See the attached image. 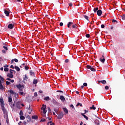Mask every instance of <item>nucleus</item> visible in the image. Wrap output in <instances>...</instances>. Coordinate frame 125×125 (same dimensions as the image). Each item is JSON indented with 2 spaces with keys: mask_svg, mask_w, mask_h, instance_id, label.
I'll use <instances>...</instances> for the list:
<instances>
[{
  "mask_svg": "<svg viewBox=\"0 0 125 125\" xmlns=\"http://www.w3.org/2000/svg\"><path fill=\"white\" fill-rule=\"evenodd\" d=\"M0 104H4L3 99L1 98L0 99Z\"/></svg>",
  "mask_w": 125,
  "mask_h": 125,
  "instance_id": "obj_27",
  "label": "nucleus"
},
{
  "mask_svg": "<svg viewBox=\"0 0 125 125\" xmlns=\"http://www.w3.org/2000/svg\"><path fill=\"white\" fill-rule=\"evenodd\" d=\"M90 110H95L96 109V107H95V105L94 104H93L92 106L90 107Z\"/></svg>",
  "mask_w": 125,
  "mask_h": 125,
  "instance_id": "obj_17",
  "label": "nucleus"
},
{
  "mask_svg": "<svg viewBox=\"0 0 125 125\" xmlns=\"http://www.w3.org/2000/svg\"><path fill=\"white\" fill-rule=\"evenodd\" d=\"M10 93L11 94L13 95H16H16H17V96L18 95L17 94H16L15 92H14V91H13L12 90H10Z\"/></svg>",
  "mask_w": 125,
  "mask_h": 125,
  "instance_id": "obj_13",
  "label": "nucleus"
},
{
  "mask_svg": "<svg viewBox=\"0 0 125 125\" xmlns=\"http://www.w3.org/2000/svg\"><path fill=\"white\" fill-rule=\"evenodd\" d=\"M34 96H38V93L37 92L34 93Z\"/></svg>",
  "mask_w": 125,
  "mask_h": 125,
  "instance_id": "obj_53",
  "label": "nucleus"
},
{
  "mask_svg": "<svg viewBox=\"0 0 125 125\" xmlns=\"http://www.w3.org/2000/svg\"><path fill=\"white\" fill-rule=\"evenodd\" d=\"M2 111H3V114H7V112H6V109L5 108H2Z\"/></svg>",
  "mask_w": 125,
  "mask_h": 125,
  "instance_id": "obj_26",
  "label": "nucleus"
},
{
  "mask_svg": "<svg viewBox=\"0 0 125 125\" xmlns=\"http://www.w3.org/2000/svg\"><path fill=\"white\" fill-rule=\"evenodd\" d=\"M4 68H7L8 67V65L5 64V65L3 66Z\"/></svg>",
  "mask_w": 125,
  "mask_h": 125,
  "instance_id": "obj_50",
  "label": "nucleus"
},
{
  "mask_svg": "<svg viewBox=\"0 0 125 125\" xmlns=\"http://www.w3.org/2000/svg\"><path fill=\"white\" fill-rule=\"evenodd\" d=\"M20 116H22V115H23V111L22 110L20 111Z\"/></svg>",
  "mask_w": 125,
  "mask_h": 125,
  "instance_id": "obj_37",
  "label": "nucleus"
},
{
  "mask_svg": "<svg viewBox=\"0 0 125 125\" xmlns=\"http://www.w3.org/2000/svg\"><path fill=\"white\" fill-rule=\"evenodd\" d=\"M48 111L49 113H50V112L51 111V109H50V107H48Z\"/></svg>",
  "mask_w": 125,
  "mask_h": 125,
  "instance_id": "obj_45",
  "label": "nucleus"
},
{
  "mask_svg": "<svg viewBox=\"0 0 125 125\" xmlns=\"http://www.w3.org/2000/svg\"><path fill=\"white\" fill-rule=\"evenodd\" d=\"M74 24V22H72V21H70L67 24V27L68 28H71V27H72L73 26V25Z\"/></svg>",
  "mask_w": 125,
  "mask_h": 125,
  "instance_id": "obj_6",
  "label": "nucleus"
},
{
  "mask_svg": "<svg viewBox=\"0 0 125 125\" xmlns=\"http://www.w3.org/2000/svg\"><path fill=\"white\" fill-rule=\"evenodd\" d=\"M104 88L106 90H108L109 89V86H105Z\"/></svg>",
  "mask_w": 125,
  "mask_h": 125,
  "instance_id": "obj_38",
  "label": "nucleus"
},
{
  "mask_svg": "<svg viewBox=\"0 0 125 125\" xmlns=\"http://www.w3.org/2000/svg\"><path fill=\"white\" fill-rule=\"evenodd\" d=\"M7 76L8 77V78H10V79H13V75L11 73L7 74Z\"/></svg>",
  "mask_w": 125,
  "mask_h": 125,
  "instance_id": "obj_12",
  "label": "nucleus"
},
{
  "mask_svg": "<svg viewBox=\"0 0 125 125\" xmlns=\"http://www.w3.org/2000/svg\"><path fill=\"white\" fill-rule=\"evenodd\" d=\"M32 119H33L34 120H38V116H37V115L32 116Z\"/></svg>",
  "mask_w": 125,
  "mask_h": 125,
  "instance_id": "obj_21",
  "label": "nucleus"
},
{
  "mask_svg": "<svg viewBox=\"0 0 125 125\" xmlns=\"http://www.w3.org/2000/svg\"><path fill=\"white\" fill-rule=\"evenodd\" d=\"M3 48H4V49L5 50H8V48H7V47L5 46H3Z\"/></svg>",
  "mask_w": 125,
  "mask_h": 125,
  "instance_id": "obj_36",
  "label": "nucleus"
},
{
  "mask_svg": "<svg viewBox=\"0 0 125 125\" xmlns=\"http://www.w3.org/2000/svg\"><path fill=\"white\" fill-rule=\"evenodd\" d=\"M13 71H14L15 73V71H14V70H12L11 69H10V73H11V74H13Z\"/></svg>",
  "mask_w": 125,
  "mask_h": 125,
  "instance_id": "obj_33",
  "label": "nucleus"
},
{
  "mask_svg": "<svg viewBox=\"0 0 125 125\" xmlns=\"http://www.w3.org/2000/svg\"><path fill=\"white\" fill-rule=\"evenodd\" d=\"M16 86H17V88H18L19 89L20 91H23V90L22 89V88H24V86L23 85H21L20 84H17L16 85Z\"/></svg>",
  "mask_w": 125,
  "mask_h": 125,
  "instance_id": "obj_3",
  "label": "nucleus"
},
{
  "mask_svg": "<svg viewBox=\"0 0 125 125\" xmlns=\"http://www.w3.org/2000/svg\"><path fill=\"white\" fill-rule=\"evenodd\" d=\"M14 61H15V62L16 63H18V60L17 59H14Z\"/></svg>",
  "mask_w": 125,
  "mask_h": 125,
  "instance_id": "obj_42",
  "label": "nucleus"
},
{
  "mask_svg": "<svg viewBox=\"0 0 125 125\" xmlns=\"http://www.w3.org/2000/svg\"><path fill=\"white\" fill-rule=\"evenodd\" d=\"M44 100H46V101H49V100H50V99L49 98V97L47 96L45 97Z\"/></svg>",
  "mask_w": 125,
  "mask_h": 125,
  "instance_id": "obj_24",
  "label": "nucleus"
},
{
  "mask_svg": "<svg viewBox=\"0 0 125 125\" xmlns=\"http://www.w3.org/2000/svg\"><path fill=\"white\" fill-rule=\"evenodd\" d=\"M70 107H71V108H72V109H74V108H75V107L74 106V105L73 104H71L70 105Z\"/></svg>",
  "mask_w": 125,
  "mask_h": 125,
  "instance_id": "obj_57",
  "label": "nucleus"
},
{
  "mask_svg": "<svg viewBox=\"0 0 125 125\" xmlns=\"http://www.w3.org/2000/svg\"><path fill=\"white\" fill-rule=\"evenodd\" d=\"M65 63H68L69 62V59H66L64 61Z\"/></svg>",
  "mask_w": 125,
  "mask_h": 125,
  "instance_id": "obj_44",
  "label": "nucleus"
},
{
  "mask_svg": "<svg viewBox=\"0 0 125 125\" xmlns=\"http://www.w3.org/2000/svg\"><path fill=\"white\" fill-rule=\"evenodd\" d=\"M25 79H28V75L26 74L25 75Z\"/></svg>",
  "mask_w": 125,
  "mask_h": 125,
  "instance_id": "obj_61",
  "label": "nucleus"
},
{
  "mask_svg": "<svg viewBox=\"0 0 125 125\" xmlns=\"http://www.w3.org/2000/svg\"><path fill=\"white\" fill-rule=\"evenodd\" d=\"M4 81V78L1 77V76L0 75V89L1 90H3L4 89V87H3V85H2V82H3Z\"/></svg>",
  "mask_w": 125,
  "mask_h": 125,
  "instance_id": "obj_1",
  "label": "nucleus"
},
{
  "mask_svg": "<svg viewBox=\"0 0 125 125\" xmlns=\"http://www.w3.org/2000/svg\"><path fill=\"white\" fill-rule=\"evenodd\" d=\"M45 121H46V120L44 119H42L40 122H45Z\"/></svg>",
  "mask_w": 125,
  "mask_h": 125,
  "instance_id": "obj_48",
  "label": "nucleus"
},
{
  "mask_svg": "<svg viewBox=\"0 0 125 125\" xmlns=\"http://www.w3.org/2000/svg\"><path fill=\"white\" fill-rule=\"evenodd\" d=\"M86 38H89L90 37V35L89 34H87L85 35Z\"/></svg>",
  "mask_w": 125,
  "mask_h": 125,
  "instance_id": "obj_41",
  "label": "nucleus"
},
{
  "mask_svg": "<svg viewBox=\"0 0 125 125\" xmlns=\"http://www.w3.org/2000/svg\"><path fill=\"white\" fill-rule=\"evenodd\" d=\"M94 12H95V13L97 12V10H96V9L95 8H94Z\"/></svg>",
  "mask_w": 125,
  "mask_h": 125,
  "instance_id": "obj_55",
  "label": "nucleus"
},
{
  "mask_svg": "<svg viewBox=\"0 0 125 125\" xmlns=\"http://www.w3.org/2000/svg\"><path fill=\"white\" fill-rule=\"evenodd\" d=\"M63 116H64V114H63V112H61L58 115L57 118L59 119V120H61V119H62V118H63Z\"/></svg>",
  "mask_w": 125,
  "mask_h": 125,
  "instance_id": "obj_5",
  "label": "nucleus"
},
{
  "mask_svg": "<svg viewBox=\"0 0 125 125\" xmlns=\"http://www.w3.org/2000/svg\"><path fill=\"white\" fill-rule=\"evenodd\" d=\"M11 83H14V80H11L10 81Z\"/></svg>",
  "mask_w": 125,
  "mask_h": 125,
  "instance_id": "obj_63",
  "label": "nucleus"
},
{
  "mask_svg": "<svg viewBox=\"0 0 125 125\" xmlns=\"http://www.w3.org/2000/svg\"><path fill=\"white\" fill-rule=\"evenodd\" d=\"M88 111L86 110H84V114H86V113H88Z\"/></svg>",
  "mask_w": 125,
  "mask_h": 125,
  "instance_id": "obj_59",
  "label": "nucleus"
},
{
  "mask_svg": "<svg viewBox=\"0 0 125 125\" xmlns=\"http://www.w3.org/2000/svg\"><path fill=\"white\" fill-rule=\"evenodd\" d=\"M10 68H11L12 69H14L15 67H14V66H13V65H11L10 66Z\"/></svg>",
  "mask_w": 125,
  "mask_h": 125,
  "instance_id": "obj_52",
  "label": "nucleus"
},
{
  "mask_svg": "<svg viewBox=\"0 0 125 125\" xmlns=\"http://www.w3.org/2000/svg\"><path fill=\"white\" fill-rule=\"evenodd\" d=\"M28 109L29 110L28 111V113H29L30 114H31L32 113V108H31V106L29 105V107L28 108Z\"/></svg>",
  "mask_w": 125,
  "mask_h": 125,
  "instance_id": "obj_16",
  "label": "nucleus"
},
{
  "mask_svg": "<svg viewBox=\"0 0 125 125\" xmlns=\"http://www.w3.org/2000/svg\"><path fill=\"white\" fill-rule=\"evenodd\" d=\"M52 121L48 122L47 123V125H49V124H52Z\"/></svg>",
  "mask_w": 125,
  "mask_h": 125,
  "instance_id": "obj_51",
  "label": "nucleus"
},
{
  "mask_svg": "<svg viewBox=\"0 0 125 125\" xmlns=\"http://www.w3.org/2000/svg\"><path fill=\"white\" fill-rule=\"evenodd\" d=\"M101 28H102V29H104V28H105V25L104 24H102Z\"/></svg>",
  "mask_w": 125,
  "mask_h": 125,
  "instance_id": "obj_46",
  "label": "nucleus"
},
{
  "mask_svg": "<svg viewBox=\"0 0 125 125\" xmlns=\"http://www.w3.org/2000/svg\"><path fill=\"white\" fill-rule=\"evenodd\" d=\"M28 118V120H27V123H29V122H31V121H32V119L30 117V116L28 115L27 116Z\"/></svg>",
  "mask_w": 125,
  "mask_h": 125,
  "instance_id": "obj_25",
  "label": "nucleus"
},
{
  "mask_svg": "<svg viewBox=\"0 0 125 125\" xmlns=\"http://www.w3.org/2000/svg\"><path fill=\"white\" fill-rule=\"evenodd\" d=\"M9 69H8V68H7V67H5L4 68V71H5V72H8V70H9Z\"/></svg>",
  "mask_w": 125,
  "mask_h": 125,
  "instance_id": "obj_30",
  "label": "nucleus"
},
{
  "mask_svg": "<svg viewBox=\"0 0 125 125\" xmlns=\"http://www.w3.org/2000/svg\"><path fill=\"white\" fill-rule=\"evenodd\" d=\"M83 86H87V83H84L83 84Z\"/></svg>",
  "mask_w": 125,
  "mask_h": 125,
  "instance_id": "obj_43",
  "label": "nucleus"
},
{
  "mask_svg": "<svg viewBox=\"0 0 125 125\" xmlns=\"http://www.w3.org/2000/svg\"><path fill=\"white\" fill-rule=\"evenodd\" d=\"M24 68L26 69V70H29V66H27V65H25V67H24Z\"/></svg>",
  "mask_w": 125,
  "mask_h": 125,
  "instance_id": "obj_39",
  "label": "nucleus"
},
{
  "mask_svg": "<svg viewBox=\"0 0 125 125\" xmlns=\"http://www.w3.org/2000/svg\"><path fill=\"white\" fill-rule=\"evenodd\" d=\"M98 83H102L103 84H105L107 83V82L105 80H102V81H99Z\"/></svg>",
  "mask_w": 125,
  "mask_h": 125,
  "instance_id": "obj_11",
  "label": "nucleus"
},
{
  "mask_svg": "<svg viewBox=\"0 0 125 125\" xmlns=\"http://www.w3.org/2000/svg\"><path fill=\"white\" fill-rule=\"evenodd\" d=\"M4 13L6 15V16H9V12H8V11L7 10H4Z\"/></svg>",
  "mask_w": 125,
  "mask_h": 125,
  "instance_id": "obj_15",
  "label": "nucleus"
},
{
  "mask_svg": "<svg viewBox=\"0 0 125 125\" xmlns=\"http://www.w3.org/2000/svg\"><path fill=\"white\" fill-rule=\"evenodd\" d=\"M78 106H80L81 107H82V106H83V104L80 103H78L76 105V106L78 107Z\"/></svg>",
  "mask_w": 125,
  "mask_h": 125,
  "instance_id": "obj_29",
  "label": "nucleus"
},
{
  "mask_svg": "<svg viewBox=\"0 0 125 125\" xmlns=\"http://www.w3.org/2000/svg\"><path fill=\"white\" fill-rule=\"evenodd\" d=\"M6 80H7V81H11V79L10 78H7L6 79Z\"/></svg>",
  "mask_w": 125,
  "mask_h": 125,
  "instance_id": "obj_62",
  "label": "nucleus"
},
{
  "mask_svg": "<svg viewBox=\"0 0 125 125\" xmlns=\"http://www.w3.org/2000/svg\"><path fill=\"white\" fill-rule=\"evenodd\" d=\"M122 18L123 19V20H125V15H124L122 16Z\"/></svg>",
  "mask_w": 125,
  "mask_h": 125,
  "instance_id": "obj_40",
  "label": "nucleus"
},
{
  "mask_svg": "<svg viewBox=\"0 0 125 125\" xmlns=\"http://www.w3.org/2000/svg\"><path fill=\"white\" fill-rule=\"evenodd\" d=\"M6 83L7 85H9V84H10L11 83L10 82L6 81Z\"/></svg>",
  "mask_w": 125,
  "mask_h": 125,
  "instance_id": "obj_34",
  "label": "nucleus"
},
{
  "mask_svg": "<svg viewBox=\"0 0 125 125\" xmlns=\"http://www.w3.org/2000/svg\"><path fill=\"white\" fill-rule=\"evenodd\" d=\"M14 62V60L13 59L11 60V64H13Z\"/></svg>",
  "mask_w": 125,
  "mask_h": 125,
  "instance_id": "obj_60",
  "label": "nucleus"
},
{
  "mask_svg": "<svg viewBox=\"0 0 125 125\" xmlns=\"http://www.w3.org/2000/svg\"><path fill=\"white\" fill-rule=\"evenodd\" d=\"M1 109H2H2H5V108L4 107V104H1Z\"/></svg>",
  "mask_w": 125,
  "mask_h": 125,
  "instance_id": "obj_32",
  "label": "nucleus"
},
{
  "mask_svg": "<svg viewBox=\"0 0 125 125\" xmlns=\"http://www.w3.org/2000/svg\"><path fill=\"white\" fill-rule=\"evenodd\" d=\"M60 99L62 101V102H64L66 100V99H65V97H64L63 96H61L60 97Z\"/></svg>",
  "mask_w": 125,
  "mask_h": 125,
  "instance_id": "obj_10",
  "label": "nucleus"
},
{
  "mask_svg": "<svg viewBox=\"0 0 125 125\" xmlns=\"http://www.w3.org/2000/svg\"><path fill=\"white\" fill-rule=\"evenodd\" d=\"M38 83V80L34 79L33 82V84H37Z\"/></svg>",
  "mask_w": 125,
  "mask_h": 125,
  "instance_id": "obj_20",
  "label": "nucleus"
},
{
  "mask_svg": "<svg viewBox=\"0 0 125 125\" xmlns=\"http://www.w3.org/2000/svg\"><path fill=\"white\" fill-rule=\"evenodd\" d=\"M83 117L84 118V119H86L87 121L88 120V117L86 115H83Z\"/></svg>",
  "mask_w": 125,
  "mask_h": 125,
  "instance_id": "obj_35",
  "label": "nucleus"
},
{
  "mask_svg": "<svg viewBox=\"0 0 125 125\" xmlns=\"http://www.w3.org/2000/svg\"><path fill=\"white\" fill-rule=\"evenodd\" d=\"M68 4H69V6H73V3H70Z\"/></svg>",
  "mask_w": 125,
  "mask_h": 125,
  "instance_id": "obj_54",
  "label": "nucleus"
},
{
  "mask_svg": "<svg viewBox=\"0 0 125 125\" xmlns=\"http://www.w3.org/2000/svg\"><path fill=\"white\" fill-rule=\"evenodd\" d=\"M86 68L87 69H89L90 70H91V71H92V72H95V68H94V67H91L90 65H88L86 66Z\"/></svg>",
  "mask_w": 125,
  "mask_h": 125,
  "instance_id": "obj_4",
  "label": "nucleus"
},
{
  "mask_svg": "<svg viewBox=\"0 0 125 125\" xmlns=\"http://www.w3.org/2000/svg\"><path fill=\"white\" fill-rule=\"evenodd\" d=\"M21 120H25V117L23 115L21 116L20 117Z\"/></svg>",
  "mask_w": 125,
  "mask_h": 125,
  "instance_id": "obj_31",
  "label": "nucleus"
},
{
  "mask_svg": "<svg viewBox=\"0 0 125 125\" xmlns=\"http://www.w3.org/2000/svg\"><path fill=\"white\" fill-rule=\"evenodd\" d=\"M2 53H6V52L5 51V50H2Z\"/></svg>",
  "mask_w": 125,
  "mask_h": 125,
  "instance_id": "obj_56",
  "label": "nucleus"
},
{
  "mask_svg": "<svg viewBox=\"0 0 125 125\" xmlns=\"http://www.w3.org/2000/svg\"><path fill=\"white\" fill-rule=\"evenodd\" d=\"M20 94L21 95H23V94H24V92H20Z\"/></svg>",
  "mask_w": 125,
  "mask_h": 125,
  "instance_id": "obj_49",
  "label": "nucleus"
},
{
  "mask_svg": "<svg viewBox=\"0 0 125 125\" xmlns=\"http://www.w3.org/2000/svg\"><path fill=\"white\" fill-rule=\"evenodd\" d=\"M83 17L86 19L87 21H89V20L88 19V16L85 15H83Z\"/></svg>",
  "mask_w": 125,
  "mask_h": 125,
  "instance_id": "obj_19",
  "label": "nucleus"
},
{
  "mask_svg": "<svg viewBox=\"0 0 125 125\" xmlns=\"http://www.w3.org/2000/svg\"><path fill=\"white\" fill-rule=\"evenodd\" d=\"M112 22H113V23H115V22L116 23H118V21H116V20H112Z\"/></svg>",
  "mask_w": 125,
  "mask_h": 125,
  "instance_id": "obj_47",
  "label": "nucleus"
},
{
  "mask_svg": "<svg viewBox=\"0 0 125 125\" xmlns=\"http://www.w3.org/2000/svg\"><path fill=\"white\" fill-rule=\"evenodd\" d=\"M15 68L16 69V71H18V72L20 71V68H19V67L15 66Z\"/></svg>",
  "mask_w": 125,
  "mask_h": 125,
  "instance_id": "obj_23",
  "label": "nucleus"
},
{
  "mask_svg": "<svg viewBox=\"0 0 125 125\" xmlns=\"http://www.w3.org/2000/svg\"><path fill=\"white\" fill-rule=\"evenodd\" d=\"M41 110H43V114H46V112H47V110H46V105L42 104Z\"/></svg>",
  "mask_w": 125,
  "mask_h": 125,
  "instance_id": "obj_2",
  "label": "nucleus"
},
{
  "mask_svg": "<svg viewBox=\"0 0 125 125\" xmlns=\"http://www.w3.org/2000/svg\"><path fill=\"white\" fill-rule=\"evenodd\" d=\"M97 14L98 16H100L101 15H102V10H99L97 11Z\"/></svg>",
  "mask_w": 125,
  "mask_h": 125,
  "instance_id": "obj_8",
  "label": "nucleus"
},
{
  "mask_svg": "<svg viewBox=\"0 0 125 125\" xmlns=\"http://www.w3.org/2000/svg\"><path fill=\"white\" fill-rule=\"evenodd\" d=\"M63 112H65V114H68V109L66 108H63Z\"/></svg>",
  "mask_w": 125,
  "mask_h": 125,
  "instance_id": "obj_22",
  "label": "nucleus"
},
{
  "mask_svg": "<svg viewBox=\"0 0 125 125\" xmlns=\"http://www.w3.org/2000/svg\"><path fill=\"white\" fill-rule=\"evenodd\" d=\"M8 102H12V98L11 97L8 98Z\"/></svg>",
  "mask_w": 125,
  "mask_h": 125,
  "instance_id": "obj_28",
  "label": "nucleus"
},
{
  "mask_svg": "<svg viewBox=\"0 0 125 125\" xmlns=\"http://www.w3.org/2000/svg\"><path fill=\"white\" fill-rule=\"evenodd\" d=\"M30 74L31 76H32V77H35V72H33V71H30Z\"/></svg>",
  "mask_w": 125,
  "mask_h": 125,
  "instance_id": "obj_18",
  "label": "nucleus"
},
{
  "mask_svg": "<svg viewBox=\"0 0 125 125\" xmlns=\"http://www.w3.org/2000/svg\"><path fill=\"white\" fill-rule=\"evenodd\" d=\"M8 29H12L14 28V24L11 23L8 25Z\"/></svg>",
  "mask_w": 125,
  "mask_h": 125,
  "instance_id": "obj_7",
  "label": "nucleus"
},
{
  "mask_svg": "<svg viewBox=\"0 0 125 125\" xmlns=\"http://www.w3.org/2000/svg\"><path fill=\"white\" fill-rule=\"evenodd\" d=\"M103 59L100 58V61L102 62V63H104L105 62V57H104V55H103Z\"/></svg>",
  "mask_w": 125,
  "mask_h": 125,
  "instance_id": "obj_9",
  "label": "nucleus"
},
{
  "mask_svg": "<svg viewBox=\"0 0 125 125\" xmlns=\"http://www.w3.org/2000/svg\"><path fill=\"white\" fill-rule=\"evenodd\" d=\"M71 28H72V29H78V25L76 24L73 23Z\"/></svg>",
  "mask_w": 125,
  "mask_h": 125,
  "instance_id": "obj_14",
  "label": "nucleus"
},
{
  "mask_svg": "<svg viewBox=\"0 0 125 125\" xmlns=\"http://www.w3.org/2000/svg\"><path fill=\"white\" fill-rule=\"evenodd\" d=\"M60 26H63V22H60Z\"/></svg>",
  "mask_w": 125,
  "mask_h": 125,
  "instance_id": "obj_58",
  "label": "nucleus"
},
{
  "mask_svg": "<svg viewBox=\"0 0 125 125\" xmlns=\"http://www.w3.org/2000/svg\"><path fill=\"white\" fill-rule=\"evenodd\" d=\"M50 125H54V123L52 122V123L50 124Z\"/></svg>",
  "mask_w": 125,
  "mask_h": 125,
  "instance_id": "obj_64",
  "label": "nucleus"
}]
</instances>
